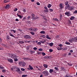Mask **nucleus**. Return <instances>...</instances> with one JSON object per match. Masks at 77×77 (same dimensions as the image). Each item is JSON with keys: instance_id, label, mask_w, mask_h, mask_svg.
Wrapping results in <instances>:
<instances>
[{"instance_id": "10", "label": "nucleus", "mask_w": 77, "mask_h": 77, "mask_svg": "<svg viewBox=\"0 0 77 77\" xmlns=\"http://www.w3.org/2000/svg\"><path fill=\"white\" fill-rule=\"evenodd\" d=\"M8 61L10 63H13V60L12 59H8Z\"/></svg>"}, {"instance_id": "15", "label": "nucleus", "mask_w": 77, "mask_h": 77, "mask_svg": "<svg viewBox=\"0 0 77 77\" xmlns=\"http://www.w3.org/2000/svg\"><path fill=\"white\" fill-rule=\"evenodd\" d=\"M63 48H62L61 47H58L57 48V49L58 50L60 51L61 50H63Z\"/></svg>"}, {"instance_id": "49", "label": "nucleus", "mask_w": 77, "mask_h": 77, "mask_svg": "<svg viewBox=\"0 0 77 77\" xmlns=\"http://www.w3.org/2000/svg\"><path fill=\"white\" fill-rule=\"evenodd\" d=\"M36 29L35 28H34L33 29H32V31L34 32V31H36Z\"/></svg>"}, {"instance_id": "6", "label": "nucleus", "mask_w": 77, "mask_h": 77, "mask_svg": "<svg viewBox=\"0 0 77 77\" xmlns=\"http://www.w3.org/2000/svg\"><path fill=\"white\" fill-rule=\"evenodd\" d=\"M67 8L68 9V10L69 11H72L73 10V7H67Z\"/></svg>"}, {"instance_id": "31", "label": "nucleus", "mask_w": 77, "mask_h": 77, "mask_svg": "<svg viewBox=\"0 0 77 77\" xmlns=\"http://www.w3.org/2000/svg\"><path fill=\"white\" fill-rule=\"evenodd\" d=\"M7 39L8 40L10 39V38H9V35H7Z\"/></svg>"}, {"instance_id": "42", "label": "nucleus", "mask_w": 77, "mask_h": 77, "mask_svg": "<svg viewBox=\"0 0 77 77\" xmlns=\"http://www.w3.org/2000/svg\"><path fill=\"white\" fill-rule=\"evenodd\" d=\"M42 55L43 56H45V55L46 54L45 53H44V52H42Z\"/></svg>"}, {"instance_id": "29", "label": "nucleus", "mask_w": 77, "mask_h": 77, "mask_svg": "<svg viewBox=\"0 0 77 77\" xmlns=\"http://www.w3.org/2000/svg\"><path fill=\"white\" fill-rule=\"evenodd\" d=\"M23 59L24 60H28L29 59L28 58H26V57L23 58Z\"/></svg>"}, {"instance_id": "9", "label": "nucleus", "mask_w": 77, "mask_h": 77, "mask_svg": "<svg viewBox=\"0 0 77 77\" xmlns=\"http://www.w3.org/2000/svg\"><path fill=\"white\" fill-rule=\"evenodd\" d=\"M69 12H66V13H65V15H67V16L68 17L70 16V15H69Z\"/></svg>"}, {"instance_id": "24", "label": "nucleus", "mask_w": 77, "mask_h": 77, "mask_svg": "<svg viewBox=\"0 0 77 77\" xmlns=\"http://www.w3.org/2000/svg\"><path fill=\"white\" fill-rule=\"evenodd\" d=\"M23 63V62H19V65L20 66L22 65Z\"/></svg>"}, {"instance_id": "44", "label": "nucleus", "mask_w": 77, "mask_h": 77, "mask_svg": "<svg viewBox=\"0 0 77 77\" xmlns=\"http://www.w3.org/2000/svg\"><path fill=\"white\" fill-rule=\"evenodd\" d=\"M54 20L56 21H58V19H57L56 18H54Z\"/></svg>"}, {"instance_id": "56", "label": "nucleus", "mask_w": 77, "mask_h": 77, "mask_svg": "<svg viewBox=\"0 0 77 77\" xmlns=\"http://www.w3.org/2000/svg\"><path fill=\"white\" fill-rule=\"evenodd\" d=\"M69 6H70L69 4H67V5L66 8H68V7H69Z\"/></svg>"}, {"instance_id": "8", "label": "nucleus", "mask_w": 77, "mask_h": 77, "mask_svg": "<svg viewBox=\"0 0 77 77\" xmlns=\"http://www.w3.org/2000/svg\"><path fill=\"white\" fill-rule=\"evenodd\" d=\"M26 64L25 62H23L22 63V67H24L26 65Z\"/></svg>"}, {"instance_id": "26", "label": "nucleus", "mask_w": 77, "mask_h": 77, "mask_svg": "<svg viewBox=\"0 0 77 77\" xmlns=\"http://www.w3.org/2000/svg\"><path fill=\"white\" fill-rule=\"evenodd\" d=\"M30 53H31V54H33L34 53H35V51H30Z\"/></svg>"}, {"instance_id": "38", "label": "nucleus", "mask_w": 77, "mask_h": 77, "mask_svg": "<svg viewBox=\"0 0 77 77\" xmlns=\"http://www.w3.org/2000/svg\"><path fill=\"white\" fill-rule=\"evenodd\" d=\"M18 10V9L17 8H15L14 9V11L16 12Z\"/></svg>"}, {"instance_id": "52", "label": "nucleus", "mask_w": 77, "mask_h": 77, "mask_svg": "<svg viewBox=\"0 0 77 77\" xmlns=\"http://www.w3.org/2000/svg\"><path fill=\"white\" fill-rule=\"evenodd\" d=\"M69 41L70 43H72V41L71 39L69 40Z\"/></svg>"}, {"instance_id": "50", "label": "nucleus", "mask_w": 77, "mask_h": 77, "mask_svg": "<svg viewBox=\"0 0 77 77\" xmlns=\"http://www.w3.org/2000/svg\"><path fill=\"white\" fill-rule=\"evenodd\" d=\"M38 18V17H34V19H33V20H36V19H37Z\"/></svg>"}, {"instance_id": "33", "label": "nucleus", "mask_w": 77, "mask_h": 77, "mask_svg": "<svg viewBox=\"0 0 77 77\" xmlns=\"http://www.w3.org/2000/svg\"><path fill=\"white\" fill-rule=\"evenodd\" d=\"M9 1V0H5L4 1V2L5 3H7V2H8Z\"/></svg>"}, {"instance_id": "22", "label": "nucleus", "mask_w": 77, "mask_h": 77, "mask_svg": "<svg viewBox=\"0 0 77 77\" xmlns=\"http://www.w3.org/2000/svg\"><path fill=\"white\" fill-rule=\"evenodd\" d=\"M62 15L61 14H60V20H61L62 19Z\"/></svg>"}, {"instance_id": "7", "label": "nucleus", "mask_w": 77, "mask_h": 77, "mask_svg": "<svg viewBox=\"0 0 77 77\" xmlns=\"http://www.w3.org/2000/svg\"><path fill=\"white\" fill-rule=\"evenodd\" d=\"M31 15H32V19H35V14H34L33 13H32L31 14Z\"/></svg>"}, {"instance_id": "23", "label": "nucleus", "mask_w": 77, "mask_h": 77, "mask_svg": "<svg viewBox=\"0 0 77 77\" xmlns=\"http://www.w3.org/2000/svg\"><path fill=\"white\" fill-rule=\"evenodd\" d=\"M51 6V5L50 4H49L48 5V8H50Z\"/></svg>"}, {"instance_id": "40", "label": "nucleus", "mask_w": 77, "mask_h": 77, "mask_svg": "<svg viewBox=\"0 0 77 77\" xmlns=\"http://www.w3.org/2000/svg\"><path fill=\"white\" fill-rule=\"evenodd\" d=\"M59 46L60 47H62L63 46V45L62 44H60L59 45Z\"/></svg>"}, {"instance_id": "5", "label": "nucleus", "mask_w": 77, "mask_h": 77, "mask_svg": "<svg viewBox=\"0 0 77 77\" xmlns=\"http://www.w3.org/2000/svg\"><path fill=\"white\" fill-rule=\"evenodd\" d=\"M9 7H10V5L9 4L6 5V6L4 7V8L5 9H8Z\"/></svg>"}, {"instance_id": "18", "label": "nucleus", "mask_w": 77, "mask_h": 77, "mask_svg": "<svg viewBox=\"0 0 77 77\" xmlns=\"http://www.w3.org/2000/svg\"><path fill=\"white\" fill-rule=\"evenodd\" d=\"M9 35H10L11 36H12V37H14V38L15 37V36L12 35V34L10 32L9 33Z\"/></svg>"}, {"instance_id": "62", "label": "nucleus", "mask_w": 77, "mask_h": 77, "mask_svg": "<svg viewBox=\"0 0 77 77\" xmlns=\"http://www.w3.org/2000/svg\"><path fill=\"white\" fill-rule=\"evenodd\" d=\"M37 54H41V53L40 52H38V53H37Z\"/></svg>"}, {"instance_id": "2", "label": "nucleus", "mask_w": 77, "mask_h": 77, "mask_svg": "<svg viewBox=\"0 0 77 77\" xmlns=\"http://www.w3.org/2000/svg\"><path fill=\"white\" fill-rule=\"evenodd\" d=\"M42 74L45 75L46 76H48L49 74V73L48 72H46V71H44L42 72Z\"/></svg>"}, {"instance_id": "16", "label": "nucleus", "mask_w": 77, "mask_h": 77, "mask_svg": "<svg viewBox=\"0 0 77 77\" xmlns=\"http://www.w3.org/2000/svg\"><path fill=\"white\" fill-rule=\"evenodd\" d=\"M65 77H74L72 76L71 75H66V76H65Z\"/></svg>"}, {"instance_id": "35", "label": "nucleus", "mask_w": 77, "mask_h": 77, "mask_svg": "<svg viewBox=\"0 0 77 77\" xmlns=\"http://www.w3.org/2000/svg\"><path fill=\"white\" fill-rule=\"evenodd\" d=\"M43 18L46 21H47V19L45 16H43Z\"/></svg>"}, {"instance_id": "13", "label": "nucleus", "mask_w": 77, "mask_h": 77, "mask_svg": "<svg viewBox=\"0 0 77 77\" xmlns=\"http://www.w3.org/2000/svg\"><path fill=\"white\" fill-rule=\"evenodd\" d=\"M75 18V17L74 16H72L70 18V20H74V18Z\"/></svg>"}, {"instance_id": "1", "label": "nucleus", "mask_w": 77, "mask_h": 77, "mask_svg": "<svg viewBox=\"0 0 77 77\" xmlns=\"http://www.w3.org/2000/svg\"><path fill=\"white\" fill-rule=\"evenodd\" d=\"M8 55L11 57L12 59L17 58V55L13 54H8Z\"/></svg>"}, {"instance_id": "27", "label": "nucleus", "mask_w": 77, "mask_h": 77, "mask_svg": "<svg viewBox=\"0 0 77 77\" xmlns=\"http://www.w3.org/2000/svg\"><path fill=\"white\" fill-rule=\"evenodd\" d=\"M73 40H74V41H77V37H75L74 38H72Z\"/></svg>"}, {"instance_id": "28", "label": "nucleus", "mask_w": 77, "mask_h": 77, "mask_svg": "<svg viewBox=\"0 0 77 77\" xmlns=\"http://www.w3.org/2000/svg\"><path fill=\"white\" fill-rule=\"evenodd\" d=\"M53 72V70L52 69H50L49 70V72L50 73H52Z\"/></svg>"}, {"instance_id": "41", "label": "nucleus", "mask_w": 77, "mask_h": 77, "mask_svg": "<svg viewBox=\"0 0 77 77\" xmlns=\"http://www.w3.org/2000/svg\"><path fill=\"white\" fill-rule=\"evenodd\" d=\"M65 44H66L67 45H70V43H69V42H66L65 43Z\"/></svg>"}, {"instance_id": "58", "label": "nucleus", "mask_w": 77, "mask_h": 77, "mask_svg": "<svg viewBox=\"0 0 77 77\" xmlns=\"http://www.w3.org/2000/svg\"><path fill=\"white\" fill-rule=\"evenodd\" d=\"M30 33L32 35H34L35 34V33H34L33 32H31Z\"/></svg>"}, {"instance_id": "3", "label": "nucleus", "mask_w": 77, "mask_h": 77, "mask_svg": "<svg viewBox=\"0 0 77 77\" xmlns=\"http://www.w3.org/2000/svg\"><path fill=\"white\" fill-rule=\"evenodd\" d=\"M24 37L25 39H30L31 38L30 36L28 35H26L24 36Z\"/></svg>"}, {"instance_id": "20", "label": "nucleus", "mask_w": 77, "mask_h": 77, "mask_svg": "<svg viewBox=\"0 0 77 77\" xmlns=\"http://www.w3.org/2000/svg\"><path fill=\"white\" fill-rule=\"evenodd\" d=\"M43 66H44V68H47L48 67V65H46V64H43Z\"/></svg>"}, {"instance_id": "14", "label": "nucleus", "mask_w": 77, "mask_h": 77, "mask_svg": "<svg viewBox=\"0 0 77 77\" xmlns=\"http://www.w3.org/2000/svg\"><path fill=\"white\" fill-rule=\"evenodd\" d=\"M17 17H19L20 18V19H21V18H23L22 17V16H21V15H18V14H17Z\"/></svg>"}, {"instance_id": "54", "label": "nucleus", "mask_w": 77, "mask_h": 77, "mask_svg": "<svg viewBox=\"0 0 77 77\" xmlns=\"http://www.w3.org/2000/svg\"><path fill=\"white\" fill-rule=\"evenodd\" d=\"M49 52H53V50L51 49H49Z\"/></svg>"}, {"instance_id": "43", "label": "nucleus", "mask_w": 77, "mask_h": 77, "mask_svg": "<svg viewBox=\"0 0 77 77\" xmlns=\"http://www.w3.org/2000/svg\"><path fill=\"white\" fill-rule=\"evenodd\" d=\"M38 50L39 51H43V49H42L40 48V49H38Z\"/></svg>"}, {"instance_id": "32", "label": "nucleus", "mask_w": 77, "mask_h": 77, "mask_svg": "<svg viewBox=\"0 0 77 77\" xmlns=\"http://www.w3.org/2000/svg\"><path fill=\"white\" fill-rule=\"evenodd\" d=\"M19 43L20 44H23L24 43V42L23 41H19Z\"/></svg>"}, {"instance_id": "53", "label": "nucleus", "mask_w": 77, "mask_h": 77, "mask_svg": "<svg viewBox=\"0 0 77 77\" xmlns=\"http://www.w3.org/2000/svg\"><path fill=\"white\" fill-rule=\"evenodd\" d=\"M36 5H40V3H39L38 2H37V3H36Z\"/></svg>"}, {"instance_id": "21", "label": "nucleus", "mask_w": 77, "mask_h": 77, "mask_svg": "<svg viewBox=\"0 0 77 77\" xmlns=\"http://www.w3.org/2000/svg\"><path fill=\"white\" fill-rule=\"evenodd\" d=\"M29 69H30L32 70L33 69V68L31 65L29 66Z\"/></svg>"}, {"instance_id": "64", "label": "nucleus", "mask_w": 77, "mask_h": 77, "mask_svg": "<svg viewBox=\"0 0 77 77\" xmlns=\"http://www.w3.org/2000/svg\"><path fill=\"white\" fill-rule=\"evenodd\" d=\"M74 13L77 14V10H75L74 12Z\"/></svg>"}, {"instance_id": "17", "label": "nucleus", "mask_w": 77, "mask_h": 77, "mask_svg": "<svg viewBox=\"0 0 77 77\" xmlns=\"http://www.w3.org/2000/svg\"><path fill=\"white\" fill-rule=\"evenodd\" d=\"M40 33H41V34H45V32L43 31H42L41 32H40Z\"/></svg>"}, {"instance_id": "39", "label": "nucleus", "mask_w": 77, "mask_h": 77, "mask_svg": "<svg viewBox=\"0 0 77 77\" xmlns=\"http://www.w3.org/2000/svg\"><path fill=\"white\" fill-rule=\"evenodd\" d=\"M48 10H44V11L45 12H48Z\"/></svg>"}, {"instance_id": "37", "label": "nucleus", "mask_w": 77, "mask_h": 77, "mask_svg": "<svg viewBox=\"0 0 77 77\" xmlns=\"http://www.w3.org/2000/svg\"><path fill=\"white\" fill-rule=\"evenodd\" d=\"M13 59H14V61H18V59L17 58H13Z\"/></svg>"}, {"instance_id": "11", "label": "nucleus", "mask_w": 77, "mask_h": 77, "mask_svg": "<svg viewBox=\"0 0 77 77\" xmlns=\"http://www.w3.org/2000/svg\"><path fill=\"white\" fill-rule=\"evenodd\" d=\"M71 21L70 20H67V23L68 24H71Z\"/></svg>"}, {"instance_id": "61", "label": "nucleus", "mask_w": 77, "mask_h": 77, "mask_svg": "<svg viewBox=\"0 0 77 77\" xmlns=\"http://www.w3.org/2000/svg\"><path fill=\"white\" fill-rule=\"evenodd\" d=\"M33 49L36 50H37V48L36 47H34L33 48Z\"/></svg>"}, {"instance_id": "51", "label": "nucleus", "mask_w": 77, "mask_h": 77, "mask_svg": "<svg viewBox=\"0 0 77 77\" xmlns=\"http://www.w3.org/2000/svg\"><path fill=\"white\" fill-rule=\"evenodd\" d=\"M21 70L22 71H25V69H24V68H21Z\"/></svg>"}, {"instance_id": "36", "label": "nucleus", "mask_w": 77, "mask_h": 77, "mask_svg": "<svg viewBox=\"0 0 77 77\" xmlns=\"http://www.w3.org/2000/svg\"><path fill=\"white\" fill-rule=\"evenodd\" d=\"M49 9L50 12H52L53 11V9H52L49 8Z\"/></svg>"}, {"instance_id": "45", "label": "nucleus", "mask_w": 77, "mask_h": 77, "mask_svg": "<svg viewBox=\"0 0 77 77\" xmlns=\"http://www.w3.org/2000/svg\"><path fill=\"white\" fill-rule=\"evenodd\" d=\"M29 30L30 31H33V29L32 28H30V29H29Z\"/></svg>"}, {"instance_id": "30", "label": "nucleus", "mask_w": 77, "mask_h": 77, "mask_svg": "<svg viewBox=\"0 0 77 77\" xmlns=\"http://www.w3.org/2000/svg\"><path fill=\"white\" fill-rule=\"evenodd\" d=\"M60 69H61L62 71H64L65 70V69L63 67H61Z\"/></svg>"}, {"instance_id": "47", "label": "nucleus", "mask_w": 77, "mask_h": 77, "mask_svg": "<svg viewBox=\"0 0 77 77\" xmlns=\"http://www.w3.org/2000/svg\"><path fill=\"white\" fill-rule=\"evenodd\" d=\"M11 32H13L14 33H15L16 32V31L14 30V29H12V30H11Z\"/></svg>"}, {"instance_id": "48", "label": "nucleus", "mask_w": 77, "mask_h": 77, "mask_svg": "<svg viewBox=\"0 0 77 77\" xmlns=\"http://www.w3.org/2000/svg\"><path fill=\"white\" fill-rule=\"evenodd\" d=\"M0 69H4V68L3 66H1L0 65Z\"/></svg>"}, {"instance_id": "60", "label": "nucleus", "mask_w": 77, "mask_h": 77, "mask_svg": "<svg viewBox=\"0 0 77 77\" xmlns=\"http://www.w3.org/2000/svg\"><path fill=\"white\" fill-rule=\"evenodd\" d=\"M20 69H17L16 70V71L17 72L20 71Z\"/></svg>"}, {"instance_id": "19", "label": "nucleus", "mask_w": 77, "mask_h": 77, "mask_svg": "<svg viewBox=\"0 0 77 77\" xmlns=\"http://www.w3.org/2000/svg\"><path fill=\"white\" fill-rule=\"evenodd\" d=\"M53 45H54V44L53 42L50 43L49 44V45H50V46H53Z\"/></svg>"}, {"instance_id": "63", "label": "nucleus", "mask_w": 77, "mask_h": 77, "mask_svg": "<svg viewBox=\"0 0 77 77\" xmlns=\"http://www.w3.org/2000/svg\"><path fill=\"white\" fill-rule=\"evenodd\" d=\"M2 72H6V70H5V69H3V70H2Z\"/></svg>"}, {"instance_id": "55", "label": "nucleus", "mask_w": 77, "mask_h": 77, "mask_svg": "<svg viewBox=\"0 0 77 77\" xmlns=\"http://www.w3.org/2000/svg\"><path fill=\"white\" fill-rule=\"evenodd\" d=\"M68 4V2H65V5H67Z\"/></svg>"}, {"instance_id": "46", "label": "nucleus", "mask_w": 77, "mask_h": 77, "mask_svg": "<svg viewBox=\"0 0 77 77\" xmlns=\"http://www.w3.org/2000/svg\"><path fill=\"white\" fill-rule=\"evenodd\" d=\"M30 18H31V16H28V17H27L28 20H29V19H30Z\"/></svg>"}, {"instance_id": "12", "label": "nucleus", "mask_w": 77, "mask_h": 77, "mask_svg": "<svg viewBox=\"0 0 77 77\" xmlns=\"http://www.w3.org/2000/svg\"><path fill=\"white\" fill-rule=\"evenodd\" d=\"M46 38L47 39H48L49 40H50L51 39V38L50 37H49V36L48 35H46Z\"/></svg>"}, {"instance_id": "25", "label": "nucleus", "mask_w": 77, "mask_h": 77, "mask_svg": "<svg viewBox=\"0 0 77 77\" xmlns=\"http://www.w3.org/2000/svg\"><path fill=\"white\" fill-rule=\"evenodd\" d=\"M17 73H18V74H22V71H21L20 70L18 72H17Z\"/></svg>"}, {"instance_id": "34", "label": "nucleus", "mask_w": 77, "mask_h": 77, "mask_svg": "<svg viewBox=\"0 0 77 77\" xmlns=\"http://www.w3.org/2000/svg\"><path fill=\"white\" fill-rule=\"evenodd\" d=\"M27 76V75H22V77H25Z\"/></svg>"}, {"instance_id": "59", "label": "nucleus", "mask_w": 77, "mask_h": 77, "mask_svg": "<svg viewBox=\"0 0 77 77\" xmlns=\"http://www.w3.org/2000/svg\"><path fill=\"white\" fill-rule=\"evenodd\" d=\"M44 8L46 10H48V8L47 7H46V6L44 7Z\"/></svg>"}, {"instance_id": "57", "label": "nucleus", "mask_w": 77, "mask_h": 77, "mask_svg": "<svg viewBox=\"0 0 77 77\" xmlns=\"http://www.w3.org/2000/svg\"><path fill=\"white\" fill-rule=\"evenodd\" d=\"M59 37V35H56V37H55V38H58Z\"/></svg>"}, {"instance_id": "4", "label": "nucleus", "mask_w": 77, "mask_h": 77, "mask_svg": "<svg viewBox=\"0 0 77 77\" xmlns=\"http://www.w3.org/2000/svg\"><path fill=\"white\" fill-rule=\"evenodd\" d=\"M63 3H61L59 4V6L60 8V9H62L63 8Z\"/></svg>"}]
</instances>
